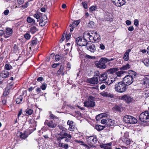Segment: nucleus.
I'll return each instance as SVG.
<instances>
[{"label": "nucleus", "instance_id": "obj_56", "mask_svg": "<svg viewBox=\"0 0 149 149\" xmlns=\"http://www.w3.org/2000/svg\"><path fill=\"white\" fill-rule=\"evenodd\" d=\"M139 24V21L137 19H135L134 20V25L136 26H138Z\"/></svg>", "mask_w": 149, "mask_h": 149}, {"label": "nucleus", "instance_id": "obj_40", "mask_svg": "<svg viewBox=\"0 0 149 149\" xmlns=\"http://www.w3.org/2000/svg\"><path fill=\"white\" fill-rule=\"evenodd\" d=\"M28 122L29 124H33V125L36 126V123H37V122L35 121L34 119H30L29 120Z\"/></svg>", "mask_w": 149, "mask_h": 149}, {"label": "nucleus", "instance_id": "obj_46", "mask_svg": "<svg viewBox=\"0 0 149 149\" xmlns=\"http://www.w3.org/2000/svg\"><path fill=\"white\" fill-rule=\"evenodd\" d=\"M94 22L93 21H90L88 24V26L90 28H93L94 27Z\"/></svg>", "mask_w": 149, "mask_h": 149}, {"label": "nucleus", "instance_id": "obj_11", "mask_svg": "<svg viewBox=\"0 0 149 149\" xmlns=\"http://www.w3.org/2000/svg\"><path fill=\"white\" fill-rule=\"evenodd\" d=\"M112 2L116 6L120 7L125 3V0H111Z\"/></svg>", "mask_w": 149, "mask_h": 149}, {"label": "nucleus", "instance_id": "obj_62", "mask_svg": "<svg viewBox=\"0 0 149 149\" xmlns=\"http://www.w3.org/2000/svg\"><path fill=\"white\" fill-rule=\"evenodd\" d=\"M63 136H66L70 139H71L72 137L71 135L70 134H68L66 132H64L63 133Z\"/></svg>", "mask_w": 149, "mask_h": 149}, {"label": "nucleus", "instance_id": "obj_58", "mask_svg": "<svg viewBox=\"0 0 149 149\" xmlns=\"http://www.w3.org/2000/svg\"><path fill=\"white\" fill-rule=\"evenodd\" d=\"M59 65V63H54L52 65V68H56L57 66H58Z\"/></svg>", "mask_w": 149, "mask_h": 149}, {"label": "nucleus", "instance_id": "obj_30", "mask_svg": "<svg viewBox=\"0 0 149 149\" xmlns=\"http://www.w3.org/2000/svg\"><path fill=\"white\" fill-rule=\"evenodd\" d=\"M64 68V65H62L60 66L59 69L57 71V74L58 75H60L62 72H63V70Z\"/></svg>", "mask_w": 149, "mask_h": 149}, {"label": "nucleus", "instance_id": "obj_43", "mask_svg": "<svg viewBox=\"0 0 149 149\" xmlns=\"http://www.w3.org/2000/svg\"><path fill=\"white\" fill-rule=\"evenodd\" d=\"M66 34L67 32L65 33V31L64 32L60 40V41L61 42H62L64 40L65 38V37H66Z\"/></svg>", "mask_w": 149, "mask_h": 149}, {"label": "nucleus", "instance_id": "obj_59", "mask_svg": "<svg viewBox=\"0 0 149 149\" xmlns=\"http://www.w3.org/2000/svg\"><path fill=\"white\" fill-rule=\"evenodd\" d=\"M83 6L85 9H87L88 8V6L86 3L85 2H83L82 3Z\"/></svg>", "mask_w": 149, "mask_h": 149}, {"label": "nucleus", "instance_id": "obj_60", "mask_svg": "<svg viewBox=\"0 0 149 149\" xmlns=\"http://www.w3.org/2000/svg\"><path fill=\"white\" fill-rule=\"evenodd\" d=\"M85 57L86 58H88V59H90L95 58V56H90L89 55H87V54H86L85 56Z\"/></svg>", "mask_w": 149, "mask_h": 149}, {"label": "nucleus", "instance_id": "obj_22", "mask_svg": "<svg viewBox=\"0 0 149 149\" xmlns=\"http://www.w3.org/2000/svg\"><path fill=\"white\" fill-rule=\"evenodd\" d=\"M28 135L27 134V132L25 131L23 133L20 132L19 134V137L22 139H25L28 137Z\"/></svg>", "mask_w": 149, "mask_h": 149}, {"label": "nucleus", "instance_id": "obj_32", "mask_svg": "<svg viewBox=\"0 0 149 149\" xmlns=\"http://www.w3.org/2000/svg\"><path fill=\"white\" fill-rule=\"evenodd\" d=\"M128 74H131L132 76V77H134L133 78H135L137 74V73L136 72L132 70L129 71Z\"/></svg>", "mask_w": 149, "mask_h": 149}, {"label": "nucleus", "instance_id": "obj_38", "mask_svg": "<svg viewBox=\"0 0 149 149\" xmlns=\"http://www.w3.org/2000/svg\"><path fill=\"white\" fill-rule=\"evenodd\" d=\"M27 21L29 23L33 22V23H35V20L30 17L27 18Z\"/></svg>", "mask_w": 149, "mask_h": 149}, {"label": "nucleus", "instance_id": "obj_31", "mask_svg": "<svg viewBox=\"0 0 149 149\" xmlns=\"http://www.w3.org/2000/svg\"><path fill=\"white\" fill-rule=\"evenodd\" d=\"M6 34L7 35H11L12 34L13 30L11 28H7L6 29Z\"/></svg>", "mask_w": 149, "mask_h": 149}, {"label": "nucleus", "instance_id": "obj_63", "mask_svg": "<svg viewBox=\"0 0 149 149\" xmlns=\"http://www.w3.org/2000/svg\"><path fill=\"white\" fill-rule=\"evenodd\" d=\"M108 93L107 92H103L102 94H101L104 97H107Z\"/></svg>", "mask_w": 149, "mask_h": 149}, {"label": "nucleus", "instance_id": "obj_61", "mask_svg": "<svg viewBox=\"0 0 149 149\" xmlns=\"http://www.w3.org/2000/svg\"><path fill=\"white\" fill-rule=\"evenodd\" d=\"M29 6V3L28 2H26L25 4L22 6V7L24 8H26Z\"/></svg>", "mask_w": 149, "mask_h": 149}, {"label": "nucleus", "instance_id": "obj_18", "mask_svg": "<svg viewBox=\"0 0 149 149\" xmlns=\"http://www.w3.org/2000/svg\"><path fill=\"white\" fill-rule=\"evenodd\" d=\"M121 105L116 104L112 108V110L114 112L118 111L120 112L121 111Z\"/></svg>", "mask_w": 149, "mask_h": 149}, {"label": "nucleus", "instance_id": "obj_44", "mask_svg": "<svg viewBox=\"0 0 149 149\" xmlns=\"http://www.w3.org/2000/svg\"><path fill=\"white\" fill-rule=\"evenodd\" d=\"M144 64L146 66H148L149 65V59H144L143 61Z\"/></svg>", "mask_w": 149, "mask_h": 149}, {"label": "nucleus", "instance_id": "obj_19", "mask_svg": "<svg viewBox=\"0 0 149 149\" xmlns=\"http://www.w3.org/2000/svg\"><path fill=\"white\" fill-rule=\"evenodd\" d=\"M131 51L130 49H128L126 51L123 56V59L124 60L127 61L129 60V53Z\"/></svg>", "mask_w": 149, "mask_h": 149}, {"label": "nucleus", "instance_id": "obj_9", "mask_svg": "<svg viewBox=\"0 0 149 149\" xmlns=\"http://www.w3.org/2000/svg\"><path fill=\"white\" fill-rule=\"evenodd\" d=\"M120 97V99L123 100L127 103H130L132 102L133 101V98L127 95H124Z\"/></svg>", "mask_w": 149, "mask_h": 149}, {"label": "nucleus", "instance_id": "obj_24", "mask_svg": "<svg viewBox=\"0 0 149 149\" xmlns=\"http://www.w3.org/2000/svg\"><path fill=\"white\" fill-rule=\"evenodd\" d=\"M92 39H93V42H98L100 40V37L99 35H97L93 37Z\"/></svg>", "mask_w": 149, "mask_h": 149}, {"label": "nucleus", "instance_id": "obj_48", "mask_svg": "<svg viewBox=\"0 0 149 149\" xmlns=\"http://www.w3.org/2000/svg\"><path fill=\"white\" fill-rule=\"evenodd\" d=\"M24 37L26 40H28L30 39L31 36L29 34L26 33L24 35Z\"/></svg>", "mask_w": 149, "mask_h": 149}, {"label": "nucleus", "instance_id": "obj_17", "mask_svg": "<svg viewBox=\"0 0 149 149\" xmlns=\"http://www.w3.org/2000/svg\"><path fill=\"white\" fill-rule=\"evenodd\" d=\"M108 75L106 72L101 74L99 76V80L100 81H105L107 79Z\"/></svg>", "mask_w": 149, "mask_h": 149}, {"label": "nucleus", "instance_id": "obj_27", "mask_svg": "<svg viewBox=\"0 0 149 149\" xmlns=\"http://www.w3.org/2000/svg\"><path fill=\"white\" fill-rule=\"evenodd\" d=\"M106 127L105 125L103 126L98 125H95V128L98 131H100L102 130Z\"/></svg>", "mask_w": 149, "mask_h": 149}, {"label": "nucleus", "instance_id": "obj_10", "mask_svg": "<svg viewBox=\"0 0 149 149\" xmlns=\"http://www.w3.org/2000/svg\"><path fill=\"white\" fill-rule=\"evenodd\" d=\"M44 125L45 126L47 125L48 127L52 129L54 128L56 126V124L52 120L49 121L47 120H45Z\"/></svg>", "mask_w": 149, "mask_h": 149}, {"label": "nucleus", "instance_id": "obj_21", "mask_svg": "<svg viewBox=\"0 0 149 149\" xmlns=\"http://www.w3.org/2000/svg\"><path fill=\"white\" fill-rule=\"evenodd\" d=\"M38 31V29L35 26H31L29 32L32 34H34Z\"/></svg>", "mask_w": 149, "mask_h": 149}, {"label": "nucleus", "instance_id": "obj_15", "mask_svg": "<svg viewBox=\"0 0 149 149\" xmlns=\"http://www.w3.org/2000/svg\"><path fill=\"white\" fill-rule=\"evenodd\" d=\"M24 94V92H22V94L20 95L17 97L16 100V102L17 104H20L24 102V100H23V96Z\"/></svg>", "mask_w": 149, "mask_h": 149}, {"label": "nucleus", "instance_id": "obj_4", "mask_svg": "<svg viewBox=\"0 0 149 149\" xmlns=\"http://www.w3.org/2000/svg\"><path fill=\"white\" fill-rule=\"evenodd\" d=\"M123 120L124 122L127 123L134 124L137 122V120L136 118L128 115L125 116L124 117Z\"/></svg>", "mask_w": 149, "mask_h": 149}, {"label": "nucleus", "instance_id": "obj_16", "mask_svg": "<svg viewBox=\"0 0 149 149\" xmlns=\"http://www.w3.org/2000/svg\"><path fill=\"white\" fill-rule=\"evenodd\" d=\"M83 36L84 38L87 37L89 38V39L90 42H93V39H92L93 37L92 35H91L90 33L87 31L85 32L84 33Z\"/></svg>", "mask_w": 149, "mask_h": 149}, {"label": "nucleus", "instance_id": "obj_51", "mask_svg": "<svg viewBox=\"0 0 149 149\" xmlns=\"http://www.w3.org/2000/svg\"><path fill=\"white\" fill-rule=\"evenodd\" d=\"M111 79H114L115 81H116L118 82H119L118 81V79L117 78V76L116 75H113L111 76Z\"/></svg>", "mask_w": 149, "mask_h": 149}, {"label": "nucleus", "instance_id": "obj_64", "mask_svg": "<svg viewBox=\"0 0 149 149\" xmlns=\"http://www.w3.org/2000/svg\"><path fill=\"white\" fill-rule=\"evenodd\" d=\"M34 17L36 19H40V15L38 13H36L34 14Z\"/></svg>", "mask_w": 149, "mask_h": 149}, {"label": "nucleus", "instance_id": "obj_14", "mask_svg": "<svg viewBox=\"0 0 149 149\" xmlns=\"http://www.w3.org/2000/svg\"><path fill=\"white\" fill-rule=\"evenodd\" d=\"M116 125V123H115V121L114 120H109V122L107 123L105 125L106 127H109L112 128L114 126Z\"/></svg>", "mask_w": 149, "mask_h": 149}, {"label": "nucleus", "instance_id": "obj_8", "mask_svg": "<svg viewBox=\"0 0 149 149\" xmlns=\"http://www.w3.org/2000/svg\"><path fill=\"white\" fill-rule=\"evenodd\" d=\"M84 106L88 108H94L96 105L95 101L90 100H85L84 102Z\"/></svg>", "mask_w": 149, "mask_h": 149}, {"label": "nucleus", "instance_id": "obj_49", "mask_svg": "<svg viewBox=\"0 0 149 149\" xmlns=\"http://www.w3.org/2000/svg\"><path fill=\"white\" fill-rule=\"evenodd\" d=\"M47 86V84L45 83H43L42 85L40 86V88H41L43 90H45Z\"/></svg>", "mask_w": 149, "mask_h": 149}, {"label": "nucleus", "instance_id": "obj_13", "mask_svg": "<svg viewBox=\"0 0 149 149\" xmlns=\"http://www.w3.org/2000/svg\"><path fill=\"white\" fill-rule=\"evenodd\" d=\"M87 81L91 84H97L98 83L97 77H93L91 78L87 79Z\"/></svg>", "mask_w": 149, "mask_h": 149}, {"label": "nucleus", "instance_id": "obj_36", "mask_svg": "<svg viewBox=\"0 0 149 149\" xmlns=\"http://www.w3.org/2000/svg\"><path fill=\"white\" fill-rule=\"evenodd\" d=\"M63 58V56L61 55V54L60 55L59 54H56L55 56V59L56 61H59L60 59H62Z\"/></svg>", "mask_w": 149, "mask_h": 149}, {"label": "nucleus", "instance_id": "obj_7", "mask_svg": "<svg viewBox=\"0 0 149 149\" xmlns=\"http://www.w3.org/2000/svg\"><path fill=\"white\" fill-rule=\"evenodd\" d=\"M86 140L87 144L91 147H93V145L96 144L97 142L96 137L93 136L88 137L86 139Z\"/></svg>", "mask_w": 149, "mask_h": 149}, {"label": "nucleus", "instance_id": "obj_33", "mask_svg": "<svg viewBox=\"0 0 149 149\" xmlns=\"http://www.w3.org/2000/svg\"><path fill=\"white\" fill-rule=\"evenodd\" d=\"M100 146L101 148L104 149H111V147L107 146L105 144L103 143L100 144Z\"/></svg>", "mask_w": 149, "mask_h": 149}, {"label": "nucleus", "instance_id": "obj_35", "mask_svg": "<svg viewBox=\"0 0 149 149\" xmlns=\"http://www.w3.org/2000/svg\"><path fill=\"white\" fill-rule=\"evenodd\" d=\"M47 19V16L45 15H43L41 18L40 19V20L39 24H40L41 23H43V22H44V20H46Z\"/></svg>", "mask_w": 149, "mask_h": 149}, {"label": "nucleus", "instance_id": "obj_37", "mask_svg": "<svg viewBox=\"0 0 149 149\" xmlns=\"http://www.w3.org/2000/svg\"><path fill=\"white\" fill-rule=\"evenodd\" d=\"M104 114L103 113H101L97 115L95 117V119L97 120H99L103 118V115Z\"/></svg>", "mask_w": 149, "mask_h": 149}, {"label": "nucleus", "instance_id": "obj_42", "mask_svg": "<svg viewBox=\"0 0 149 149\" xmlns=\"http://www.w3.org/2000/svg\"><path fill=\"white\" fill-rule=\"evenodd\" d=\"M49 113L50 114L49 116V118L50 119H58V118L55 116L54 115H53L52 113V112L51 111L49 112Z\"/></svg>", "mask_w": 149, "mask_h": 149}, {"label": "nucleus", "instance_id": "obj_6", "mask_svg": "<svg viewBox=\"0 0 149 149\" xmlns=\"http://www.w3.org/2000/svg\"><path fill=\"white\" fill-rule=\"evenodd\" d=\"M134 78L132 75H127L124 78L122 81L127 86L131 84Z\"/></svg>", "mask_w": 149, "mask_h": 149}, {"label": "nucleus", "instance_id": "obj_20", "mask_svg": "<svg viewBox=\"0 0 149 149\" xmlns=\"http://www.w3.org/2000/svg\"><path fill=\"white\" fill-rule=\"evenodd\" d=\"M111 13L108 12H105L104 15V18L107 21H109L112 19L111 17Z\"/></svg>", "mask_w": 149, "mask_h": 149}, {"label": "nucleus", "instance_id": "obj_2", "mask_svg": "<svg viewBox=\"0 0 149 149\" xmlns=\"http://www.w3.org/2000/svg\"><path fill=\"white\" fill-rule=\"evenodd\" d=\"M107 61L108 58H102L99 61H95V64L98 68L102 69H104L107 67L106 63H107Z\"/></svg>", "mask_w": 149, "mask_h": 149}, {"label": "nucleus", "instance_id": "obj_41", "mask_svg": "<svg viewBox=\"0 0 149 149\" xmlns=\"http://www.w3.org/2000/svg\"><path fill=\"white\" fill-rule=\"evenodd\" d=\"M37 39L36 38H34L32 40L31 42V46H33L34 45H36L37 43Z\"/></svg>", "mask_w": 149, "mask_h": 149}, {"label": "nucleus", "instance_id": "obj_5", "mask_svg": "<svg viewBox=\"0 0 149 149\" xmlns=\"http://www.w3.org/2000/svg\"><path fill=\"white\" fill-rule=\"evenodd\" d=\"M76 42L77 44L80 46H86L88 45V42L86 38L82 37H79L76 39Z\"/></svg>", "mask_w": 149, "mask_h": 149}, {"label": "nucleus", "instance_id": "obj_25", "mask_svg": "<svg viewBox=\"0 0 149 149\" xmlns=\"http://www.w3.org/2000/svg\"><path fill=\"white\" fill-rule=\"evenodd\" d=\"M118 68H111L109 69H108L107 72L109 74H113L115 72H116L118 70Z\"/></svg>", "mask_w": 149, "mask_h": 149}, {"label": "nucleus", "instance_id": "obj_26", "mask_svg": "<svg viewBox=\"0 0 149 149\" xmlns=\"http://www.w3.org/2000/svg\"><path fill=\"white\" fill-rule=\"evenodd\" d=\"M140 83L142 84L145 85L146 87L149 86V83L148 81L145 79L144 78H143V80L141 81Z\"/></svg>", "mask_w": 149, "mask_h": 149}, {"label": "nucleus", "instance_id": "obj_53", "mask_svg": "<svg viewBox=\"0 0 149 149\" xmlns=\"http://www.w3.org/2000/svg\"><path fill=\"white\" fill-rule=\"evenodd\" d=\"M58 128L61 130H62L63 131L66 132L67 131V129L65 128L64 127H63L61 125H59L58 126Z\"/></svg>", "mask_w": 149, "mask_h": 149}, {"label": "nucleus", "instance_id": "obj_45", "mask_svg": "<svg viewBox=\"0 0 149 149\" xmlns=\"http://www.w3.org/2000/svg\"><path fill=\"white\" fill-rule=\"evenodd\" d=\"M125 72H126L125 71L121 70L118 72H116V73L118 77H120L121 74H123Z\"/></svg>", "mask_w": 149, "mask_h": 149}, {"label": "nucleus", "instance_id": "obj_52", "mask_svg": "<svg viewBox=\"0 0 149 149\" xmlns=\"http://www.w3.org/2000/svg\"><path fill=\"white\" fill-rule=\"evenodd\" d=\"M71 35V33H68L67 36H66V41L67 42L69 39L70 38V37Z\"/></svg>", "mask_w": 149, "mask_h": 149}, {"label": "nucleus", "instance_id": "obj_12", "mask_svg": "<svg viewBox=\"0 0 149 149\" xmlns=\"http://www.w3.org/2000/svg\"><path fill=\"white\" fill-rule=\"evenodd\" d=\"M86 46L87 47V49L91 52L93 53L95 51V45L92 43H88L87 45Z\"/></svg>", "mask_w": 149, "mask_h": 149}, {"label": "nucleus", "instance_id": "obj_50", "mask_svg": "<svg viewBox=\"0 0 149 149\" xmlns=\"http://www.w3.org/2000/svg\"><path fill=\"white\" fill-rule=\"evenodd\" d=\"M95 97L91 95H89L88 97V99L87 100L94 101H95Z\"/></svg>", "mask_w": 149, "mask_h": 149}, {"label": "nucleus", "instance_id": "obj_57", "mask_svg": "<svg viewBox=\"0 0 149 149\" xmlns=\"http://www.w3.org/2000/svg\"><path fill=\"white\" fill-rule=\"evenodd\" d=\"M13 49H14V51L17 52L18 49V46L16 44H15L14 45Z\"/></svg>", "mask_w": 149, "mask_h": 149}, {"label": "nucleus", "instance_id": "obj_34", "mask_svg": "<svg viewBox=\"0 0 149 149\" xmlns=\"http://www.w3.org/2000/svg\"><path fill=\"white\" fill-rule=\"evenodd\" d=\"M80 22V20L79 19L77 20L74 21L72 23V25L73 26L75 27H76L79 24Z\"/></svg>", "mask_w": 149, "mask_h": 149}, {"label": "nucleus", "instance_id": "obj_47", "mask_svg": "<svg viewBox=\"0 0 149 149\" xmlns=\"http://www.w3.org/2000/svg\"><path fill=\"white\" fill-rule=\"evenodd\" d=\"M97 9L96 6H93L89 8V11L90 12H92L95 11Z\"/></svg>", "mask_w": 149, "mask_h": 149}, {"label": "nucleus", "instance_id": "obj_3", "mask_svg": "<svg viewBox=\"0 0 149 149\" xmlns=\"http://www.w3.org/2000/svg\"><path fill=\"white\" fill-rule=\"evenodd\" d=\"M148 109V110L146 111L140 115L139 118L141 121L143 122L149 121V107Z\"/></svg>", "mask_w": 149, "mask_h": 149}, {"label": "nucleus", "instance_id": "obj_39", "mask_svg": "<svg viewBox=\"0 0 149 149\" xmlns=\"http://www.w3.org/2000/svg\"><path fill=\"white\" fill-rule=\"evenodd\" d=\"M4 68L6 70H9L12 68V66L9 64H6L5 65Z\"/></svg>", "mask_w": 149, "mask_h": 149}, {"label": "nucleus", "instance_id": "obj_23", "mask_svg": "<svg viewBox=\"0 0 149 149\" xmlns=\"http://www.w3.org/2000/svg\"><path fill=\"white\" fill-rule=\"evenodd\" d=\"M0 76L3 78H6L9 76V72L7 71L3 70L0 74Z\"/></svg>", "mask_w": 149, "mask_h": 149}, {"label": "nucleus", "instance_id": "obj_1", "mask_svg": "<svg viewBox=\"0 0 149 149\" xmlns=\"http://www.w3.org/2000/svg\"><path fill=\"white\" fill-rule=\"evenodd\" d=\"M126 85L122 81L116 83L115 85V91L119 93L125 92L127 89Z\"/></svg>", "mask_w": 149, "mask_h": 149}, {"label": "nucleus", "instance_id": "obj_29", "mask_svg": "<svg viewBox=\"0 0 149 149\" xmlns=\"http://www.w3.org/2000/svg\"><path fill=\"white\" fill-rule=\"evenodd\" d=\"M131 65L128 63H127L125 65H124L120 68L121 70H127L130 68Z\"/></svg>", "mask_w": 149, "mask_h": 149}, {"label": "nucleus", "instance_id": "obj_55", "mask_svg": "<svg viewBox=\"0 0 149 149\" xmlns=\"http://www.w3.org/2000/svg\"><path fill=\"white\" fill-rule=\"evenodd\" d=\"M65 138V137L64 136H61L59 137L57 139V141L58 142H60L61 141V140L62 139Z\"/></svg>", "mask_w": 149, "mask_h": 149}, {"label": "nucleus", "instance_id": "obj_54", "mask_svg": "<svg viewBox=\"0 0 149 149\" xmlns=\"http://www.w3.org/2000/svg\"><path fill=\"white\" fill-rule=\"evenodd\" d=\"M122 141L123 142L125 143L126 141L127 140L128 138H127V136H126V135H125L124 136H123L122 138Z\"/></svg>", "mask_w": 149, "mask_h": 149}, {"label": "nucleus", "instance_id": "obj_28", "mask_svg": "<svg viewBox=\"0 0 149 149\" xmlns=\"http://www.w3.org/2000/svg\"><path fill=\"white\" fill-rule=\"evenodd\" d=\"M25 112L26 113V115L28 116L32 114L33 113V111L31 109L27 108Z\"/></svg>", "mask_w": 149, "mask_h": 149}]
</instances>
